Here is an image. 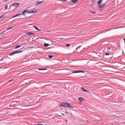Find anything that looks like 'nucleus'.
Segmentation results:
<instances>
[{
	"label": "nucleus",
	"mask_w": 125,
	"mask_h": 125,
	"mask_svg": "<svg viewBox=\"0 0 125 125\" xmlns=\"http://www.w3.org/2000/svg\"><path fill=\"white\" fill-rule=\"evenodd\" d=\"M59 106V107L62 106L64 107H67L70 108H73V107L71 106L69 104L65 103H63L60 104Z\"/></svg>",
	"instance_id": "f257e3e1"
},
{
	"label": "nucleus",
	"mask_w": 125,
	"mask_h": 125,
	"mask_svg": "<svg viewBox=\"0 0 125 125\" xmlns=\"http://www.w3.org/2000/svg\"><path fill=\"white\" fill-rule=\"evenodd\" d=\"M102 1V0H100L98 1L97 2L99 6V10H100L101 9L104 7L106 5V3L102 4V5L101 4V3Z\"/></svg>",
	"instance_id": "f03ea898"
},
{
	"label": "nucleus",
	"mask_w": 125,
	"mask_h": 125,
	"mask_svg": "<svg viewBox=\"0 0 125 125\" xmlns=\"http://www.w3.org/2000/svg\"><path fill=\"white\" fill-rule=\"evenodd\" d=\"M23 51L22 50L19 51H15L14 52H13L11 53L10 54V56H11L12 55H13L16 53H19L22 52Z\"/></svg>",
	"instance_id": "7ed1b4c3"
},
{
	"label": "nucleus",
	"mask_w": 125,
	"mask_h": 125,
	"mask_svg": "<svg viewBox=\"0 0 125 125\" xmlns=\"http://www.w3.org/2000/svg\"><path fill=\"white\" fill-rule=\"evenodd\" d=\"M20 3H16L12 4L13 7H17L18 6L20 5Z\"/></svg>",
	"instance_id": "20e7f679"
},
{
	"label": "nucleus",
	"mask_w": 125,
	"mask_h": 125,
	"mask_svg": "<svg viewBox=\"0 0 125 125\" xmlns=\"http://www.w3.org/2000/svg\"><path fill=\"white\" fill-rule=\"evenodd\" d=\"M84 73V72L83 71H73L72 72L73 73Z\"/></svg>",
	"instance_id": "39448f33"
},
{
	"label": "nucleus",
	"mask_w": 125,
	"mask_h": 125,
	"mask_svg": "<svg viewBox=\"0 0 125 125\" xmlns=\"http://www.w3.org/2000/svg\"><path fill=\"white\" fill-rule=\"evenodd\" d=\"M28 11V10H25L21 13H20V14H21V15L22 14L23 15H25V14H24V13Z\"/></svg>",
	"instance_id": "423d86ee"
},
{
	"label": "nucleus",
	"mask_w": 125,
	"mask_h": 125,
	"mask_svg": "<svg viewBox=\"0 0 125 125\" xmlns=\"http://www.w3.org/2000/svg\"><path fill=\"white\" fill-rule=\"evenodd\" d=\"M26 34H28V36H30L31 35L33 34V33L31 32H27Z\"/></svg>",
	"instance_id": "0eeeda50"
},
{
	"label": "nucleus",
	"mask_w": 125,
	"mask_h": 125,
	"mask_svg": "<svg viewBox=\"0 0 125 125\" xmlns=\"http://www.w3.org/2000/svg\"><path fill=\"white\" fill-rule=\"evenodd\" d=\"M81 89L84 92H88V91H87L85 89H84L83 87H81Z\"/></svg>",
	"instance_id": "6e6552de"
},
{
	"label": "nucleus",
	"mask_w": 125,
	"mask_h": 125,
	"mask_svg": "<svg viewBox=\"0 0 125 125\" xmlns=\"http://www.w3.org/2000/svg\"><path fill=\"white\" fill-rule=\"evenodd\" d=\"M50 44H49L48 43H44V46L45 47H47L48 46H50Z\"/></svg>",
	"instance_id": "1a4fd4ad"
},
{
	"label": "nucleus",
	"mask_w": 125,
	"mask_h": 125,
	"mask_svg": "<svg viewBox=\"0 0 125 125\" xmlns=\"http://www.w3.org/2000/svg\"><path fill=\"white\" fill-rule=\"evenodd\" d=\"M37 11V10L36 9H33V10L31 11H32V13H34L36 12Z\"/></svg>",
	"instance_id": "9d476101"
},
{
	"label": "nucleus",
	"mask_w": 125,
	"mask_h": 125,
	"mask_svg": "<svg viewBox=\"0 0 125 125\" xmlns=\"http://www.w3.org/2000/svg\"><path fill=\"white\" fill-rule=\"evenodd\" d=\"M33 27L35 28V29L38 31H41V30H40V29H39L37 27H36L35 26H33Z\"/></svg>",
	"instance_id": "9b49d317"
},
{
	"label": "nucleus",
	"mask_w": 125,
	"mask_h": 125,
	"mask_svg": "<svg viewBox=\"0 0 125 125\" xmlns=\"http://www.w3.org/2000/svg\"><path fill=\"white\" fill-rule=\"evenodd\" d=\"M78 0H71V1L74 3H76L77 1Z\"/></svg>",
	"instance_id": "f8f14e48"
},
{
	"label": "nucleus",
	"mask_w": 125,
	"mask_h": 125,
	"mask_svg": "<svg viewBox=\"0 0 125 125\" xmlns=\"http://www.w3.org/2000/svg\"><path fill=\"white\" fill-rule=\"evenodd\" d=\"M81 102H82V100H84V99L81 98V97H79L78 99Z\"/></svg>",
	"instance_id": "ddd939ff"
},
{
	"label": "nucleus",
	"mask_w": 125,
	"mask_h": 125,
	"mask_svg": "<svg viewBox=\"0 0 125 125\" xmlns=\"http://www.w3.org/2000/svg\"><path fill=\"white\" fill-rule=\"evenodd\" d=\"M40 4V3L39 1H37L36 2L35 4V6H38L39 4Z\"/></svg>",
	"instance_id": "4468645a"
},
{
	"label": "nucleus",
	"mask_w": 125,
	"mask_h": 125,
	"mask_svg": "<svg viewBox=\"0 0 125 125\" xmlns=\"http://www.w3.org/2000/svg\"><path fill=\"white\" fill-rule=\"evenodd\" d=\"M21 46V45H17L15 48V49H16Z\"/></svg>",
	"instance_id": "2eb2a0df"
},
{
	"label": "nucleus",
	"mask_w": 125,
	"mask_h": 125,
	"mask_svg": "<svg viewBox=\"0 0 125 125\" xmlns=\"http://www.w3.org/2000/svg\"><path fill=\"white\" fill-rule=\"evenodd\" d=\"M21 15V14H20H20H17L15 15L14 16H13L12 17L13 18H14L15 17H17L19 15Z\"/></svg>",
	"instance_id": "dca6fc26"
},
{
	"label": "nucleus",
	"mask_w": 125,
	"mask_h": 125,
	"mask_svg": "<svg viewBox=\"0 0 125 125\" xmlns=\"http://www.w3.org/2000/svg\"><path fill=\"white\" fill-rule=\"evenodd\" d=\"M13 28V27H8L7 28V30H10L12 29Z\"/></svg>",
	"instance_id": "f3484780"
},
{
	"label": "nucleus",
	"mask_w": 125,
	"mask_h": 125,
	"mask_svg": "<svg viewBox=\"0 0 125 125\" xmlns=\"http://www.w3.org/2000/svg\"><path fill=\"white\" fill-rule=\"evenodd\" d=\"M48 57H49L50 58H52L53 57V56L52 55H48Z\"/></svg>",
	"instance_id": "a211bd4d"
},
{
	"label": "nucleus",
	"mask_w": 125,
	"mask_h": 125,
	"mask_svg": "<svg viewBox=\"0 0 125 125\" xmlns=\"http://www.w3.org/2000/svg\"><path fill=\"white\" fill-rule=\"evenodd\" d=\"M5 15H3L2 16L0 17V19H1L2 18H4L5 17Z\"/></svg>",
	"instance_id": "6ab92c4d"
},
{
	"label": "nucleus",
	"mask_w": 125,
	"mask_h": 125,
	"mask_svg": "<svg viewBox=\"0 0 125 125\" xmlns=\"http://www.w3.org/2000/svg\"><path fill=\"white\" fill-rule=\"evenodd\" d=\"M27 13H32V11H29L27 12Z\"/></svg>",
	"instance_id": "aec40b11"
},
{
	"label": "nucleus",
	"mask_w": 125,
	"mask_h": 125,
	"mask_svg": "<svg viewBox=\"0 0 125 125\" xmlns=\"http://www.w3.org/2000/svg\"><path fill=\"white\" fill-rule=\"evenodd\" d=\"M91 13L93 14H94L96 13V12L94 11H92Z\"/></svg>",
	"instance_id": "412c9836"
},
{
	"label": "nucleus",
	"mask_w": 125,
	"mask_h": 125,
	"mask_svg": "<svg viewBox=\"0 0 125 125\" xmlns=\"http://www.w3.org/2000/svg\"><path fill=\"white\" fill-rule=\"evenodd\" d=\"M67 47H69L70 46V44H67L66 45Z\"/></svg>",
	"instance_id": "4be33fe9"
},
{
	"label": "nucleus",
	"mask_w": 125,
	"mask_h": 125,
	"mask_svg": "<svg viewBox=\"0 0 125 125\" xmlns=\"http://www.w3.org/2000/svg\"><path fill=\"white\" fill-rule=\"evenodd\" d=\"M8 6L6 5L5 6V9H7Z\"/></svg>",
	"instance_id": "5701e85b"
},
{
	"label": "nucleus",
	"mask_w": 125,
	"mask_h": 125,
	"mask_svg": "<svg viewBox=\"0 0 125 125\" xmlns=\"http://www.w3.org/2000/svg\"><path fill=\"white\" fill-rule=\"evenodd\" d=\"M105 55H109V54L108 53H106L105 54Z\"/></svg>",
	"instance_id": "b1692460"
},
{
	"label": "nucleus",
	"mask_w": 125,
	"mask_h": 125,
	"mask_svg": "<svg viewBox=\"0 0 125 125\" xmlns=\"http://www.w3.org/2000/svg\"><path fill=\"white\" fill-rule=\"evenodd\" d=\"M111 48H109L107 49V50L108 51H109L110 50Z\"/></svg>",
	"instance_id": "393cba45"
},
{
	"label": "nucleus",
	"mask_w": 125,
	"mask_h": 125,
	"mask_svg": "<svg viewBox=\"0 0 125 125\" xmlns=\"http://www.w3.org/2000/svg\"><path fill=\"white\" fill-rule=\"evenodd\" d=\"M39 69V70H43V69Z\"/></svg>",
	"instance_id": "a878e982"
},
{
	"label": "nucleus",
	"mask_w": 125,
	"mask_h": 125,
	"mask_svg": "<svg viewBox=\"0 0 125 125\" xmlns=\"http://www.w3.org/2000/svg\"><path fill=\"white\" fill-rule=\"evenodd\" d=\"M43 1H39L40 2V4H41V3H42V2H43Z\"/></svg>",
	"instance_id": "bb28decb"
},
{
	"label": "nucleus",
	"mask_w": 125,
	"mask_h": 125,
	"mask_svg": "<svg viewBox=\"0 0 125 125\" xmlns=\"http://www.w3.org/2000/svg\"><path fill=\"white\" fill-rule=\"evenodd\" d=\"M62 116H65V115H64V114H62Z\"/></svg>",
	"instance_id": "cd10ccee"
},
{
	"label": "nucleus",
	"mask_w": 125,
	"mask_h": 125,
	"mask_svg": "<svg viewBox=\"0 0 125 125\" xmlns=\"http://www.w3.org/2000/svg\"><path fill=\"white\" fill-rule=\"evenodd\" d=\"M43 70H46L47 69H43Z\"/></svg>",
	"instance_id": "c85d7f7f"
},
{
	"label": "nucleus",
	"mask_w": 125,
	"mask_h": 125,
	"mask_svg": "<svg viewBox=\"0 0 125 125\" xmlns=\"http://www.w3.org/2000/svg\"><path fill=\"white\" fill-rule=\"evenodd\" d=\"M37 125H43L42 124H38Z\"/></svg>",
	"instance_id": "c756f323"
},
{
	"label": "nucleus",
	"mask_w": 125,
	"mask_h": 125,
	"mask_svg": "<svg viewBox=\"0 0 125 125\" xmlns=\"http://www.w3.org/2000/svg\"><path fill=\"white\" fill-rule=\"evenodd\" d=\"M93 5H94V4L92 3V4L91 5L92 6H93Z\"/></svg>",
	"instance_id": "7c9ffc66"
},
{
	"label": "nucleus",
	"mask_w": 125,
	"mask_h": 125,
	"mask_svg": "<svg viewBox=\"0 0 125 125\" xmlns=\"http://www.w3.org/2000/svg\"><path fill=\"white\" fill-rule=\"evenodd\" d=\"M12 80H10V81H9V82H10V81H12Z\"/></svg>",
	"instance_id": "2f4dec72"
},
{
	"label": "nucleus",
	"mask_w": 125,
	"mask_h": 125,
	"mask_svg": "<svg viewBox=\"0 0 125 125\" xmlns=\"http://www.w3.org/2000/svg\"><path fill=\"white\" fill-rule=\"evenodd\" d=\"M3 32H2L1 33H0V34H2V33H3Z\"/></svg>",
	"instance_id": "473e14b6"
},
{
	"label": "nucleus",
	"mask_w": 125,
	"mask_h": 125,
	"mask_svg": "<svg viewBox=\"0 0 125 125\" xmlns=\"http://www.w3.org/2000/svg\"><path fill=\"white\" fill-rule=\"evenodd\" d=\"M123 123H125V122H123Z\"/></svg>",
	"instance_id": "72a5a7b5"
}]
</instances>
